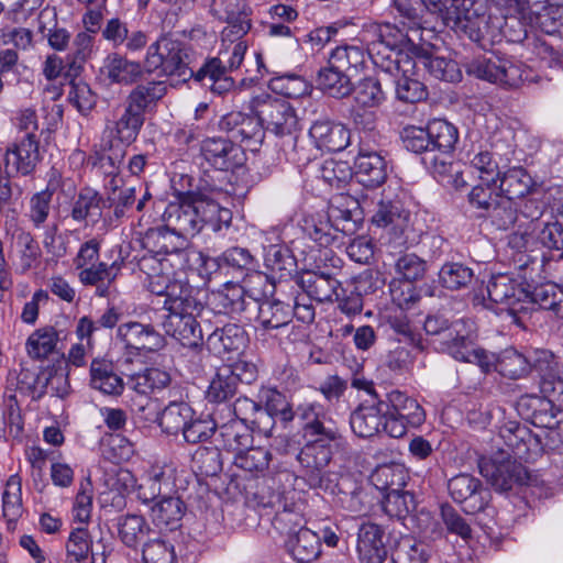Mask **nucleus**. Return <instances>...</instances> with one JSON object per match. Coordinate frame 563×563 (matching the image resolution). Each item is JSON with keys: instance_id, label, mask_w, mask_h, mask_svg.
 Returning a JSON list of instances; mask_svg holds the SVG:
<instances>
[{"instance_id": "nucleus-2", "label": "nucleus", "mask_w": 563, "mask_h": 563, "mask_svg": "<svg viewBox=\"0 0 563 563\" xmlns=\"http://www.w3.org/2000/svg\"><path fill=\"white\" fill-rule=\"evenodd\" d=\"M250 110L258 118L263 129L273 132L277 136H286L283 143L289 161L300 164L308 161L302 158L298 151V118L294 107L285 99L262 92L252 97Z\"/></svg>"}, {"instance_id": "nucleus-59", "label": "nucleus", "mask_w": 563, "mask_h": 563, "mask_svg": "<svg viewBox=\"0 0 563 563\" xmlns=\"http://www.w3.org/2000/svg\"><path fill=\"white\" fill-rule=\"evenodd\" d=\"M280 507L272 520V525L280 534H287L288 538L294 536L300 528H305V518L301 508L296 503H287V500H278Z\"/></svg>"}, {"instance_id": "nucleus-40", "label": "nucleus", "mask_w": 563, "mask_h": 563, "mask_svg": "<svg viewBox=\"0 0 563 563\" xmlns=\"http://www.w3.org/2000/svg\"><path fill=\"white\" fill-rule=\"evenodd\" d=\"M358 201L350 196L335 197L329 208L328 218L338 233L352 235L360 220Z\"/></svg>"}, {"instance_id": "nucleus-23", "label": "nucleus", "mask_w": 563, "mask_h": 563, "mask_svg": "<svg viewBox=\"0 0 563 563\" xmlns=\"http://www.w3.org/2000/svg\"><path fill=\"white\" fill-rule=\"evenodd\" d=\"M219 129L228 134L234 144L245 145L251 151L262 144L265 133L256 115H249L240 111H232L219 121Z\"/></svg>"}, {"instance_id": "nucleus-53", "label": "nucleus", "mask_w": 563, "mask_h": 563, "mask_svg": "<svg viewBox=\"0 0 563 563\" xmlns=\"http://www.w3.org/2000/svg\"><path fill=\"white\" fill-rule=\"evenodd\" d=\"M104 199L95 189L85 187L71 203L70 217L76 222H84L88 219L98 220L102 214Z\"/></svg>"}, {"instance_id": "nucleus-28", "label": "nucleus", "mask_w": 563, "mask_h": 563, "mask_svg": "<svg viewBox=\"0 0 563 563\" xmlns=\"http://www.w3.org/2000/svg\"><path fill=\"white\" fill-rule=\"evenodd\" d=\"M354 168L357 181L366 188H377L387 179L388 166L386 159L363 139L360 141Z\"/></svg>"}, {"instance_id": "nucleus-24", "label": "nucleus", "mask_w": 563, "mask_h": 563, "mask_svg": "<svg viewBox=\"0 0 563 563\" xmlns=\"http://www.w3.org/2000/svg\"><path fill=\"white\" fill-rule=\"evenodd\" d=\"M40 141L36 134H23L5 148V170L16 175L31 176L41 161Z\"/></svg>"}, {"instance_id": "nucleus-61", "label": "nucleus", "mask_w": 563, "mask_h": 563, "mask_svg": "<svg viewBox=\"0 0 563 563\" xmlns=\"http://www.w3.org/2000/svg\"><path fill=\"white\" fill-rule=\"evenodd\" d=\"M428 559V545L410 536H401L391 545L394 563H427Z\"/></svg>"}, {"instance_id": "nucleus-25", "label": "nucleus", "mask_w": 563, "mask_h": 563, "mask_svg": "<svg viewBox=\"0 0 563 563\" xmlns=\"http://www.w3.org/2000/svg\"><path fill=\"white\" fill-rule=\"evenodd\" d=\"M499 437L514 456L521 461H533L543 452L540 438L517 421L506 422L499 430Z\"/></svg>"}, {"instance_id": "nucleus-1", "label": "nucleus", "mask_w": 563, "mask_h": 563, "mask_svg": "<svg viewBox=\"0 0 563 563\" xmlns=\"http://www.w3.org/2000/svg\"><path fill=\"white\" fill-rule=\"evenodd\" d=\"M147 288L152 294L165 298L163 308L168 313L163 320V328L166 334L185 347H200L202 330L196 317L203 306L194 296V288L187 282L167 275L154 276Z\"/></svg>"}, {"instance_id": "nucleus-15", "label": "nucleus", "mask_w": 563, "mask_h": 563, "mask_svg": "<svg viewBox=\"0 0 563 563\" xmlns=\"http://www.w3.org/2000/svg\"><path fill=\"white\" fill-rule=\"evenodd\" d=\"M468 75L478 79L498 84L508 89L520 87L523 82L526 71L522 66L510 58L498 57L486 58L479 56L465 63Z\"/></svg>"}, {"instance_id": "nucleus-57", "label": "nucleus", "mask_w": 563, "mask_h": 563, "mask_svg": "<svg viewBox=\"0 0 563 563\" xmlns=\"http://www.w3.org/2000/svg\"><path fill=\"white\" fill-rule=\"evenodd\" d=\"M417 58L418 63L437 79L448 82H456L462 77L457 63L452 59L434 56L432 52L423 48H421Z\"/></svg>"}, {"instance_id": "nucleus-52", "label": "nucleus", "mask_w": 563, "mask_h": 563, "mask_svg": "<svg viewBox=\"0 0 563 563\" xmlns=\"http://www.w3.org/2000/svg\"><path fill=\"white\" fill-rule=\"evenodd\" d=\"M117 529L122 543L132 549H136L153 532L146 519L135 514L118 517Z\"/></svg>"}, {"instance_id": "nucleus-10", "label": "nucleus", "mask_w": 563, "mask_h": 563, "mask_svg": "<svg viewBox=\"0 0 563 563\" xmlns=\"http://www.w3.org/2000/svg\"><path fill=\"white\" fill-rule=\"evenodd\" d=\"M59 187V175L53 170L46 188L31 195L27 201L25 218L34 230L43 231V246L47 253L56 254L55 242L58 222L53 219V195ZM57 255H60L57 253Z\"/></svg>"}, {"instance_id": "nucleus-20", "label": "nucleus", "mask_w": 563, "mask_h": 563, "mask_svg": "<svg viewBox=\"0 0 563 563\" xmlns=\"http://www.w3.org/2000/svg\"><path fill=\"white\" fill-rule=\"evenodd\" d=\"M117 339L122 343L126 353L134 356L157 352L166 344L165 338L154 325L139 321L121 323L117 329Z\"/></svg>"}, {"instance_id": "nucleus-50", "label": "nucleus", "mask_w": 563, "mask_h": 563, "mask_svg": "<svg viewBox=\"0 0 563 563\" xmlns=\"http://www.w3.org/2000/svg\"><path fill=\"white\" fill-rule=\"evenodd\" d=\"M256 320L264 331L283 329L291 322V305L279 299L265 300L258 306Z\"/></svg>"}, {"instance_id": "nucleus-19", "label": "nucleus", "mask_w": 563, "mask_h": 563, "mask_svg": "<svg viewBox=\"0 0 563 563\" xmlns=\"http://www.w3.org/2000/svg\"><path fill=\"white\" fill-rule=\"evenodd\" d=\"M448 489L452 499L463 505L466 514H495V508L489 506L490 492L483 487L478 478L470 474H459L449 481Z\"/></svg>"}, {"instance_id": "nucleus-17", "label": "nucleus", "mask_w": 563, "mask_h": 563, "mask_svg": "<svg viewBox=\"0 0 563 563\" xmlns=\"http://www.w3.org/2000/svg\"><path fill=\"white\" fill-rule=\"evenodd\" d=\"M335 444L306 441L297 454L299 464L305 468V481L310 488L333 490L330 474L325 467L330 464L333 456Z\"/></svg>"}, {"instance_id": "nucleus-35", "label": "nucleus", "mask_w": 563, "mask_h": 563, "mask_svg": "<svg viewBox=\"0 0 563 563\" xmlns=\"http://www.w3.org/2000/svg\"><path fill=\"white\" fill-rule=\"evenodd\" d=\"M385 407L383 399L361 404L350 417L352 431L358 438H371L384 431Z\"/></svg>"}, {"instance_id": "nucleus-58", "label": "nucleus", "mask_w": 563, "mask_h": 563, "mask_svg": "<svg viewBox=\"0 0 563 563\" xmlns=\"http://www.w3.org/2000/svg\"><path fill=\"white\" fill-rule=\"evenodd\" d=\"M58 332L53 327H45L34 331L26 340L27 355L35 361H42L49 355L58 354Z\"/></svg>"}, {"instance_id": "nucleus-46", "label": "nucleus", "mask_w": 563, "mask_h": 563, "mask_svg": "<svg viewBox=\"0 0 563 563\" xmlns=\"http://www.w3.org/2000/svg\"><path fill=\"white\" fill-rule=\"evenodd\" d=\"M102 73L114 84L130 85L135 82L143 74L139 62L130 60L114 52L107 55L103 60Z\"/></svg>"}, {"instance_id": "nucleus-62", "label": "nucleus", "mask_w": 563, "mask_h": 563, "mask_svg": "<svg viewBox=\"0 0 563 563\" xmlns=\"http://www.w3.org/2000/svg\"><path fill=\"white\" fill-rule=\"evenodd\" d=\"M407 472L400 464H384L375 468L371 482L379 490L389 493L404 489L407 483Z\"/></svg>"}, {"instance_id": "nucleus-26", "label": "nucleus", "mask_w": 563, "mask_h": 563, "mask_svg": "<svg viewBox=\"0 0 563 563\" xmlns=\"http://www.w3.org/2000/svg\"><path fill=\"white\" fill-rule=\"evenodd\" d=\"M540 377L541 393L563 404V364L549 350L533 352V369Z\"/></svg>"}, {"instance_id": "nucleus-54", "label": "nucleus", "mask_w": 563, "mask_h": 563, "mask_svg": "<svg viewBox=\"0 0 563 563\" xmlns=\"http://www.w3.org/2000/svg\"><path fill=\"white\" fill-rule=\"evenodd\" d=\"M497 185L503 197L515 201L530 192L533 180L525 168L514 167L500 173Z\"/></svg>"}, {"instance_id": "nucleus-31", "label": "nucleus", "mask_w": 563, "mask_h": 563, "mask_svg": "<svg viewBox=\"0 0 563 563\" xmlns=\"http://www.w3.org/2000/svg\"><path fill=\"white\" fill-rule=\"evenodd\" d=\"M356 551L361 563H384L388 550L383 527L363 522L357 532Z\"/></svg>"}, {"instance_id": "nucleus-16", "label": "nucleus", "mask_w": 563, "mask_h": 563, "mask_svg": "<svg viewBox=\"0 0 563 563\" xmlns=\"http://www.w3.org/2000/svg\"><path fill=\"white\" fill-rule=\"evenodd\" d=\"M297 417L301 423L305 441H316L340 446L344 441L336 422L325 412L319 402H308L298 406Z\"/></svg>"}, {"instance_id": "nucleus-41", "label": "nucleus", "mask_w": 563, "mask_h": 563, "mask_svg": "<svg viewBox=\"0 0 563 563\" xmlns=\"http://www.w3.org/2000/svg\"><path fill=\"white\" fill-rule=\"evenodd\" d=\"M89 372L91 388L109 396H120L124 391L123 378L117 373L112 361L93 358Z\"/></svg>"}, {"instance_id": "nucleus-37", "label": "nucleus", "mask_w": 563, "mask_h": 563, "mask_svg": "<svg viewBox=\"0 0 563 563\" xmlns=\"http://www.w3.org/2000/svg\"><path fill=\"white\" fill-rule=\"evenodd\" d=\"M223 415L219 413L216 432V445L228 452L240 453L253 443L252 430L240 420L231 419L223 422Z\"/></svg>"}, {"instance_id": "nucleus-9", "label": "nucleus", "mask_w": 563, "mask_h": 563, "mask_svg": "<svg viewBox=\"0 0 563 563\" xmlns=\"http://www.w3.org/2000/svg\"><path fill=\"white\" fill-rule=\"evenodd\" d=\"M384 400V432L390 438L405 437L410 428H419L426 421L422 406L400 390H391Z\"/></svg>"}, {"instance_id": "nucleus-51", "label": "nucleus", "mask_w": 563, "mask_h": 563, "mask_svg": "<svg viewBox=\"0 0 563 563\" xmlns=\"http://www.w3.org/2000/svg\"><path fill=\"white\" fill-rule=\"evenodd\" d=\"M195 410L186 401H170L157 416L161 430L168 435L181 433Z\"/></svg>"}, {"instance_id": "nucleus-29", "label": "nucleus", "mask_w": 563, "mask_h": 563, "mask_svg": "<svg viewBox=\"0 0 563 563\" xmlns=\"http://www.w3.org/2000/svg\"><path fill=\"white\" fill-rule=\"evenodd\" d=\"M209 12L220 22L228 23L222 31L224 38L241 41L251 29V20L244 0H212Z\"/></svg>"}, {"instance_id": "nucleus-18", "label": "nucleus", "mask_w": 563, "mask_h": 563, "mask_svg": "<svg viewBox=\"0 0 563 563\" xmlns=\"http://www.w3.org/2000/svg\"><path fill=\"white\" fill-rule=\"evenodd\" d=\"M479 473L494 487L499 490H509L514 485L528 483L529 474L521 462L504 456L501 453L496 457H482L478 461Z\"/></svg>"}, {"instance_id": "nucleus-32", "label": "nucleus", "mask_w": 563, "mask_h": 563, "mask_svg": "<svg viewBox=\"0 0 563 563\" xmlns=\"http://www.w3.org/2000/svg\"><path fill=\"white\" fill-rule=\"evenodd\" d=\"M101 34L114 48L124 47L126 53L141 52L148 42L146 32L140 29L130 30L128 22L120 18L109 19L101 30Z\"/></svg>"}, {"instance_id": "nucleus-39", "label": "nucleus", "mask_w": 563, "mask_h": 563, "mask_svg": "<svg viewBox=\"0 0 563 563\" xmlns=\"http://www.w3.org/2000/svg\"><path fill=\"white\" fill-rule=\"evenodd\" d=\"M186 512V505L179 495L164 494L150 507L152 522L158 528L175 530Z\"/></svg>"}, {"instance_id": "nucleus-60", "label": "nucleus", "mask_w": 563, "mask_h": 563, "mask_svg": "<svg viewBox=\"0 0 563 563\" xmlns=\"http://www.w3.org/2000/svg\"><path fill=\"white\" fill-rule=\"evenodd\" d=\"M114 268L115 263L108 265L104 262L86 266L79 273V280L84 285L96 286L97 296L107 297L111 283L117 278V273L113 272Z\"/></svg>"}, {"instance_id": "nucleus-36", "label": "nucleus", "mask_w": 563, "mask_h": 563, "mask_svg": "<svg viewBox=\"0 0 563 563\" xmlns=\"http://www.w3.org/2000/svg\"><path fill=\"white\" fill-rule=\"evenodd\" d=\"M257 397L261 399L263 413L269 421L267 422L266 437L272 435L277 419L286 426L297 416V410L292 409L287 397L276 388L262 387Z\"/></svg>"}, {"instance_id": "nucleus-56", "label": "nucleus", "mask_w": 563, "mask_h": 563, "mask_svg": "<svg viewBox=\"0 0 563 563\" xmlns=\"http://www.w3.org/2000/svg\"><path fill=\"white\" fill-rule=\"evenodd\" d=\"M272 457L273 455L269 450L263 446L250 445L247 449L235 454L233 463L252 477H261L266 475Z\"/></svg>"}, {"instance_id": "nucleus-12", "label": "nucleus", "mask_w": 563, "mask_h": 563, "mask_svg": "<svg viewBox=\"0 0 563 563\" xmlns=\"http://www.w3.org/2000/svg\"><path fill=\"white\" fill-rule=\"evenodd\" d=\"M430 154L422 157V163L434 174L445 175L452 165V153L459 141V130L444 119H433L428 123Z\"/></svg>"}, {"instance_id": "nucleus-14", "label": "nucleus", "mask_w": 563, "mask_h": 563, "mask_svg": "<svg viewBox=\"0 0 563 563\" xmlns=\"http://www.w3.org/2000/svg\"><path fill=\"white\" fill-rule=\"evenodd\" d=\"M389 256L393 260V267L395 275L399 280L408 283V294L404 290L394 288V284L390 285L391 298L400 309H410L412 305L419 299L412 288V283L423 279L428 271L427 261L418 256L416 253L408 251H390Z\"/></svg>"}, {"instance_id": "nucleus-13", "label": "nucleus", "mask_w": 563, "mask_h": 563, "mask_svg": "<svg viewBox=\"0 0 563 563\" xmlns=\"http://www.w3.org/2000/svg\"><path fill=\"white\" fill-rule=\"evenodd\" d=\"M471 354L476 355V360L470 357L466 363L478 365L483 373L496 371L509 379L526 377L533 369V354L527 356L514 347L493 354L474 346Z\"/></svg>"}, {"instance_id": "nucleus-5", "label": "nucleus", "mask_w": 563, "mask_h": 563, "mask_svg": "<svg viewBox=\"0 0 563 563\" xmlns=\"http://www.w3.org/2000/svg\"><path fill=\"white\" fill-rule=\"evenodd\" d=\"M246 49L245 41L232 42L228 48L220 49L217 56L207 57L199 69H192L191 79L213 95L223 96L232 91L235 80L231 71L241 66Z\"/></svg>"}, {"instance_id": "nucleus-7", "label": "nucleus", "mask_w": 563, "mask_h": 563, "mask_svg": "<svg viewBox=\"0 0 563 563\" xmlns=\"http://www.w3.org/2000/svg\"><path fill=\"white\" fill-rule=\"evenodd\" d=\"M320 262L314 269L306 271L297 276L296 284L309 298L318 302H332L339 299L341 282L338 279L343 267V261L332 251H323Z\"/></svg>"}, {"instance_id": "nucleus-6", "label": "nucleus", "mask_w": 563, "mask_h": 563, "mask_svg": "<svg viewBox=\"0 0 563 563\" xmlns=\"http://www.w3.org/2000/svg\"><path fill=\"white\" fill-rule=\"evenodd\" d=\"M191 47L173 34L159 36L147 47L145 67L164 76H176L183 81L192 77Z\"/></svg>"}, {"instance_id": "nucleus-11", "label": "nucleus", "mask_w": 563, "mask_h": 563, "mask_svg": "<svg viewBox=\"0 0 563 563\" xmlns=\"http://www.w3.org/2000/svg\"><path fill=\"white\" fill-rule=\"evenodd\" d=\"M147 243L154 244V252L163 255L155 260L156 266H152V273H147L148 284L154 276H173L178 278V272L183 271L188 264L187 240L181 235L165 228L151 235H147Z\"/></svg>"}, {"instance_id": "nucleus-4", "label": "nucleus", "mask_w": 563, "mask_h": 563, "mask_svg": "<svg viewBox=\"0 0 563 563\" xmlns=\"http://www.w3.org/2000/svg\"><path fill=\"white\" fill-rule=\"evenodd\" d=\"M459 4L462 5L461 11H449L455 15H448V27L485 51L501 43L500 16L486 14L483 3L477 0H462Z\"/></svg>"}, {"instance_id": "nucleus-64", "label": "nucleus", "mask_w": 563, "mask_h": 563, "mask_svg": "<svg viewBox=\"0 0 563 563\" xmlns=\"http://www.w3.org/2000/svg\"><path fill=\"white\" fill-rule=\"evenodd\" d=\"M530 22L547 35L563 37V5H545L530 16Z\"/></svg>"}, {"instance_id": "nucleus-42", "label": "nucleus", "mask_w": 563, "mask_h": 563, "mask_svg": "<svg viewBox=\"0 0 563 563\" xmlns=\"http://www.w3.org/2000/svg\"><path fill=\"white\" fill-rule=\"evenodd\" d=\"M210 303L216 312L235 317L241 316L253 301L246 297L243 286L227 283L223 289L212 294Z\"/></svg>"}, {"instance_id": "nucleus-30", "label": "nucleus", "mask_w": 563, "mask_h": 563, "mask_svg": "<svg viewBox=\"0 0 563 563\" xmlns=\"http://www.w3.org/2000/svg\"><path fill=\"white\" fill-rule=\"evenodd\" d=\"M249 335L242 325L228 323L210 333L206 346L210 353L229 358L241 354L247 346Z\"/></svg>"}, {"instance_id": "nucleus-49", "label": "nucleus", "mask_w": 563, "mask_h": 563, "mask_svg": "<svg viewBox=\"0 0 563 563\" xmlns=\"http://www.w3.org/2000/svg\"><path fill=\"white\" fill-rule=\"evenodd\" d=\"M265 266L279 280H288L300 274L297 273V260L291 250L285 245H269L265 253Z\"/></svg>"}, {"instance_id": "nucleus-33", "label": "nucleus", "mask_w": 563, "mask_h": 563, "mask_svg": "<svg viewBox=\"0 0 563 563\" xmlns=\"http://www.w3.org/2000/svg\"><path fill=\"white\" fill-rule=\"evenodd\" d=\"M202 157L219 170H229L240 165L241 145L234 144L228 137H207L201 142Z\"/></svg>"}, {"instance_id": "nucleus-43", "label": "nucleus", "mask_w": 563, "mask_h": 563, "mask_svg": "<svg viewBox=\"0 0 563 563\" xmlns=\"http://www.w3.org/2000/svg\"><path fill=\"white\" fill-rule=\"evenodd\" d=\"M225 411L229 418L240 420L247 427L250 424L252 430L267 435V422L269 421L263 413L261 399L253 400L246 396H240L232 406H225Z\"/></svg>"}, {"instance_id": "nucleus-48", "label": "nucleus", "mask_w": 563, "mask_h": 563, "mask_svg": "<svg viewBox=\"0 0 563 563\" xmlns=\"http://www.w3.org/2000/svg\"><path fill=\"white\" fill-rule=\"evenodd\" d=\"M316 84L324 95L336 99L349 97L354 89L351 76L329 64L318 71Z\"/></svg>"}, {"instance_id": "nucleus-21", "label": "nucleus", "mask_w": 563, "mask_h": 563, "mask_svg": "<svg viewBox=\"0 0 563 563\" xmlns=\"http://www.w3.org/2000/svg\"><path fill=\"white\" fill-rule=\"evenodd\" d=\"M165 228L187 240L200 232L197 191L185 194L179 201L169 202L163 213Z\"/></svg>"}, {"instance_id": "nucleus-3", "label": "nucleus", "mask_w": 563, "mask_h": 563, "mask_svg": "<svg viewBox=\"0 0 563 563\" xmlns=\"http://www.w3.org/2000/svg\"><path fill=\"white\" fill-rule=\"evenodd\" d=\"M462 0H394L395 9L399 14L398 25L391 27L389 24L385 25L386 31H396L398 36L395 35V42H402L405 38L408 42H413L415 38L409 35V32H418L419 30L427 29L433 20L440 19L442 23L448 26L449 11H461L462 5L459 3Z\"/></svg>"}, {"instance_id": "nucleus-38", "label": "nucleus", "mask_w": 563, "mask_h": 563, "mask_svg": "<svg viewBox=\"0 0 563 563\" xmlns=\"http://www.w3.org/2000/svg\"><path fill=\"white\" fill-rule=\"evenodd\" d=\"M310 137L317 147L328 152H340L344 150L350 141L349 130L330 120H317L309 130Z\"/></svg>"}, {"instance_id": "nucleus-47", "label": "nucleus", "mask_w": 563, "mask_h": 563, "mask_svg": "<svg viewBox=\"0 0 563 563\" xmlns=\"http://www.w3.org/2000/svg\"><path fill=\"white\" fill-rule=\"evenodd\" d=\"M286 549L298 563H311L321 554L319 539L312 529L300 528L286 541Z\"/></svg>"}, {"instance_id": "nucleus-8", "label": "nucleus", "mask_w": 563, "mask_h": 563, "mask_svg": "<svg viewBox=\"0 0 563 563\" xmlns=\"http://www.w3.org/2000/svg\"><path fill=\"white\" fill-rule=\"evenodd\" d=\"M461 320L450 321L443 314H429L423 323L426 333L432 338L433 343H439L443 352L450 354L456 361L465 362L476 355L471 354L475 346L473 338L468 333H462Z\"/></svg>"}, {"instance_id": "nucleus-55", "label": "nucleus", "mask_w": 563, "mask_h": 563, "mask_svg": "<svg viewBox=\"0 0 563 563\" xmlns=\"http://www.w3.org/2000/svg\"><path fill=\"white\" fill-rule=\"evenodd\" d=\"M484 214V219L498 231H507L514 228L519 218V209L516 201L497 195L495 203Z\"/></svg>"}, {"instance_id": "nucleus-44", "label": "nucleus", "mask_w": 563, "mask_h": 563, "mask_svg": "<svg viewBox=\"0 0 563 563\" xmlns=\"http://www.w3.org/2000/svg\"><path fill=\"white\" fill-rule=\"evenodd\" d=\"M167 93L164 81L152 80L136 85L125 98L124 107L145 115Z\"/></svg>"}, {"instance_id": "nucleus-27", "label": "nucleus", "mask_w": 563, "mask_h": 563, "mask_svg": "<svg viewBox=\"0 0 563 563\" xmlns=\"http://www.w3.org/2000/svg\"><path fill=\"white\" fill-rule=\"evenodd\" d=\"M552 397L526 395L522 396L518 401V410L520 415L529 420L533 426L538 428L549 429V438L551 440L558 434L555 428L559 427L560 420L558 415H561V410L558 409Z\"/></svg>"}, {"instance_id": "nucleus-45", "label": "nucleus", "mask_w": 563, "mask_h": 563, "mask_svg": "<svg viewBox=\"0 0 563 563\" xmlns=\"http://www.w3.org/2000/svg\"><path fill=\"white\" fill-rule=\"evenodd\" d=\"M197 203L199 207L200 231L209 228L216 233L228 230L232 223V211L220 206L214 199L197 191Z\"/></svg>"}, {"instance_id": "nucleus-63", "label": "nucleus", "mask_w": 563, "mask_h": 563, "mask_svg": "<svg viewBox=\"0 0 563 563\" xmlns=\"http://www.w3.org/2000/svg\"><path fill=\"white\" fill-rule=\"evenodd\" d=\"M238 385L235 378L228 374L227 368H219L213 379L206 391V398L209 402L223 405V408H218L220 415L225 410L227 401L238 393Z\"/></svg>"}, {"instance_id": "nucleus-22", "label": "nucleus", "mask_w": 563, "mask_h": 563, "mask_svg": "<svg viewBox=\"0 0 563 563\" xmlns=\"http://www.w3.org/2000/svg\"><path fill=\"white\" fill-rule=\"evenodd\" d=\"M487 294L490 301L507 306L515 323L525 327L521 312L516 309L528 298L527 287L521 282L507 273L495 274L487 284Z\"/></svg>"}, {"instance_id": "nucleus-34", "label": "nucleus", "mask_w": 563, "mask_h": 563, "mask_svg": "<svg viewBox=\"0 0 563 563\" xmlns=\"http://www.w3.org/2000/svg\"><path fill=\"white\" fill-rule=\"evenodd\" d=\"M527 292L528 298L523 299L520 308H516L522 318L538 309L551 311L556 318H563V289L553 284H543L531 290L528 286Z\"/></svg>"}]
</instances>
